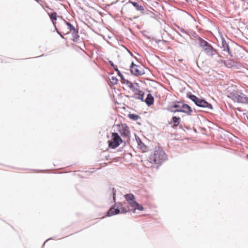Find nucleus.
<instances>
[{
    "mask_svg": "<svg viewBox=\"0 0 248 248\" xmlns=\"http://www.w3.org/2000/svg\"><path fill=\"white\" fill-rule=\"evenodd\" d=\"M238 92L237 86L234 85H232L229 86L226 91V93L228 97L230 98L231 99H232L234 97V95L236 94V93Z\"/></svg>",
    "mask_w": 248,
    "mask_h": 248,
    "instance_id": "nucleus-11",
    "label": "nucleus"
},
{
    "mask_svg": "<svg viewBox=\"0 0 248 248\" xmlns=\"http://www.w3.org/2000/svg\"><path fill=\"white\" fill-rule=\"evenodd\" d=\"M136 140L138 143V148L140 149L142 152H146L148 150L147 146L142 142L140 138L136 139Z\"/></svg>",
    "mask_w": 248,
    "mask_h": 248,
    "instance_id": "nucleus-13",
    "label": "nucleus"
},
{
    "mask_svg": "<svg viewBox=\"0 0 248 248\" xmlns=\"http://www.w3.org/2000/svg\"><path fill=\"white\" fill-rule=\"evenodd\" d=\"M123 141V139L118 133L113 132L111 134V140L108 141V146L110 148L114 149L118 147Z\"/></svg>",
    "mask_w": 248,
    "mask_h": 248,
    "instance_id": "nucleus-5",
    "label": "nucleus"
},
{
    "mask_svg": "<svg viewBox=\"0 0 248 248\" xmlns=\"http://www.w3.org/2000/svg\"><path fill=\"white\" fill-rule=\"evenodd\" d=\"M118 131L124 139L129 140L130 138V131L129 127L125 124L118 125Z\"/></svg>",
    "mask_w": 248,
    "mask_h": 248,
    "instance_id": "nucleus-6",
    "label": "nucleus"
},
{
    "mask_svg": "<svg viewBox=\"0 0 248 248\" xmlns=\"http://www.w3.org/2000/svg\"><path fill=\"white\" fill-rule=\"evenodd\" d=\"M232 100L238 103L248 104V97L241 93L237 92Z\"/></svg>",
    "mask_w": 248,
    "mask_h": 248,
    "instance_id": "nucleus-10",
    "label": "nucleus"
},
{
    "mask_svg": "<svg viewBox=\"0 0 248 248\" xmlns=\"http://www.w3.org/2000/svg\"><path fill=\"white\" fill-rule=\"evenodd\" d=\"M224 64L227 67L230 68L234 65V62L231 60H229L226 61L224 62Z\"/></svg>",
    "mask_w": 248,
    "mask_h": 248,
    "instance_id": "nucleus-21",
    "label": "nucleus"
},
{
    "mask_svg": "<svg viewBox=\"0 0 248 248\" xmlns=\"http://www.w3.org/2000/svg\"><path fill=\"white\" fill-rule=\"evenodd\" d=\"M114 67V69L115 70V71H116L117 72L119 71V70L118 69L117 66L114 65V67Z\"/></svg>",
    "mask_w": 248,
    "mask_h": 248,
    "instance_id": "nucleus-26",
    "label": "nucleus"
},
{
    "mask_svg": "<svg viewBox=\"0 0 248 248\" xmlns=\"http://www.w3.org/2000/svg\"><path fill=\"white\" fill-rule=\"evenodd\" d=\"M222 43V47L223 48V50L224 51H226L228 52V53L230 55V56L231 57H232V52L230 51L229 45L225 41V40H223Z\"/></svg>",
    "mask_w": 248,
    "mask_h": 248,
    "instance_id": "nucleus-18",
    "label": "nucleus"
},
{
    "mask_svg": "<svg viewBox=\"0 0 248 248\" xmlns=\"http://www.w3.org/2000/svg\"><path fill=\"white\" fill-rule=\"evenodd\" d=\"M140 1L138 2H132V3L133 6L136 8L137 10L143 11H144V8L143 6L141 5L140 3Z\"/></svg>",
    "mask_w": 248,
    "mask_h": 248,
    "instance_id": "nucleus-19",
    "label": "nucleus"
},
{
    "mask_svg": "<svg viewBox=\"0 0 248 248\" xmlns=\"http://www.w3.org/2000/svg\"><path fill=\"white\" fill-rule=\"evenodd\" d=\"M109 62L111 66H112L113 67H114V65L113 64V63L112 62L109 61Z\"/></svg>",
    "mask_w": 248,
    "mask_h": 248,
    "instance_id": "nucleus-28",
    "label": "nucleus"
},
{
    "mask_svg": "<svg viewBox=\"0 0 248 248\" xmlns=\"http://www.w3.org/2000/svg\"><path fill=\"white\" fill-rule=\"evenodd\" d=\"M130 71L131 73L136 76L142 75L144 74V71L140 66L135 64L132 62L130 66Z\"/></svg>",
    "mask_w": 248,
    "mask_h": 248,
    "instance_id": "nucleus-9",
    "label": "nucleus"
},
{
    "mask_svg": "<svg viewBox=\"0 0 248 248\" xmlns=\"http://www.w3.org/2000/svg\"><path fill=\"white\" fill-rule=\"evenodd\" d=\"M169 110L172 112H181L189 115L192 112L191 108L187 104L177 102L170 106Z\"/></svg>",
    "mask_w": 248,
    "mask_h": 248,
    "instance_id": "nucleus-2",
    "label": "nucleus"
},
{
    "mask_svg": "<svg viewBox=\"0 0 248 248\" xmlns=\"http://www.w3.org/2000/svg\"><path fill=\"white\" fill-rule=\"evenodd\" d=\"M114 67V69L115 70V71H116L117 72L119 71V70L118 69L117 66L114 65V67Z\"/></svg>",
    "mask_w": 248,
    "mask_h": 248,
    "instance_id": "nucleus-27",
    "label": "nucleus"
},
{
    "mask_svg": "<svg viewBox=\"0 0 248 248\" xmlns=\"http://www.w3.org/2000/svg\"><path fill=\"white\" fill-rule=\"evenodd\" d=\"M124 198L127 202V203L131 207V209L133 210V212L135 213L136 210L143 211L144 208L140 205L136 201L135 197L132 194H127L124 195Z\"/></svg>",
    "mask_w": 248,
    "mask_h": 248,
    "instance_id": "nucleus-4",
    "label": "nucleus"
},
{
    "mask_svg": "<svg viewBox=\"0 0 248 248\" xmlns=\"http://www.w3.org/2000/svg\"><path fill=\"white\" fill-rule=\"evenodd\" d=\"M49 17L52 21L54 26L56 27V21L57 20V14L56 12L51 13L50 14L48 13Z\"/></svg>",
    "mask_w": 248,
    "mask_h": 248,
    "instance_id": "nucleus-17",
    "label": "nucleus"
},
{
    "mask_svg": "<svg viewBox=\"0 0 248 248\" xmlns=\"http://www.w3.org/2000/svg\"><path fill=\"white\" fill-rule=\"evenodd\" d=\"M57 32L62 37V35H66L70 32L74 34H76V36H78L77 32H76L75 28L70 23L64 21L59 27V29L56 28Z\"/></svg>",
    "mask_w": 248,
    "mask_h": 248,
    "instance_id": "nucleus-3",
    "label": "nucleus"
},
{
    "mask_svg": "<svg viewBox=\"0 0 248 248\" xmlns=\"http://www.w3.org/2000/svg\"><path fill=\"white\" fill-rule=\"evenodd\" d=\"M118 211H119V213H126L127 212H128L131 209H129L128 207H125V206H123L121 204L120 205L118 206L117 208Z\"/></svg>",
    "mask_w": 248,
    "mask_h": 248,
    "instance_id": "nucleus-15",
    "label": "nucleus"
},
{
    "mask_svg": "<svg viewBox=\"0 0 248 248\" xmlns=\"http://www.w3.org/2000/svg\"><path fill=\"white\" fill-rule=\"evenodd\" d=\"M247 158H248V155H247Z\"/></svg>",
    "mask_w": 248,
    "mask_h": 248,
    "instance_id": "nucleus-30",
    "label": "nucleus"
},
{
    "mask_svg": "<svg viewBox=\"0 0 248 248\" xmlns=\"http://www.w3.org/2000/svg\"><path fill=\"white\" fill-rule=\"evenodd\" d=\"M118 214H119V211H118V209L117 208H115L113 207H112L107 212V216L110 217Z\"/></svg>",
    "mask_w": 248,
    "mask_h": 248,
    "instance_id": "nucleus-16",
    "label": "nucleus"
},
{
    "mask_svg": "<svg viewBox=\"0 0 248 248\" xmlns=\"http://www.w3.org/2000/svg\"><path fill=\"white\" fill-rule=\"evenodd\" d=\"M115 192H113V199H115Z\"/></svg>",
    "mask_w": 248,
    "mask_h": 248,
    "instance_id": "nucleus-29",
    "label": "nucleus"
},
{
    "mask_svg": "<svg viewBox=\"0 0 248 248\" xmlns=\"http://www.w3.org/2000/svg\"><path fill=\"white\" fill-rule=\"evenodd\" d=\"M190 98L199 107L213 109L212 105L203 99H200L194 95H190Z\"/></svg>",
    "mask_w": 248,
    "mask_h": 248,
    "instance_id": "nucleus-8",
    "label": "nucleus"
},
{
    "mask_svg": "<svg viewBox=\"0 0 248 248\" xmlns=\"http://www.w3.org/2000/svg\"><path fill=\"white\" fill-rule=\"evenodd\" d=\"M139 87L133 88L132 90L133 93V97L137 99L143 101L144 93L139 89Z\"/></svg>",
    "mask_w": 248,
    "mask_h": 248,
    "instance_id": "nucleus-12",
    "label": "nucleus"
},
{
    "mask_svg": "<svg viewBox=\"0 0 248 248\" xmlns=\"http://www.w3.org/2000/svg\"><path fill=\"white\" fill-rule=\"evenodd\" d=\"M110 80V82L113 84H117L118 83V79L115 77H112Z\"/></svg>",
    "mask_w": 248,
    "mask_h": 248,
    "instance_id": "nucleus-24",
    "label": "nucleus"
},
{
    "mask_svg": "<svg viewBox=\"0 0 248 248\" xmlns=\"http://www.w3.org/2000/svg\"><path fill=\"white\" fill-rule=\"evenodd\" d=\"M167 159V155L165 151L161 147H156L153 153L150 155L148 161L152 164L160 166Z\"/></svg>",
    "mask_w": 248,
    "mask_h": 248,
    "instance_id": "nucleus-1",
    "label": "nucleus"
},
{
    "mask_svg": "<svg viewBox=\"0 0 248 248\" xmlns=\"http://www.w3.org/2000/svg\"><path fill=\"white\" fill-rule=\"evenodd\" d=\"M129 117L133 119L134 120H137L139 118V116L138 115L134 114H130L129 115Z\"/></svg>",
    "mask_w": 248,
    "mask_h": 248,
    "instance_id": "nucleus-23",
    "label": "nucleus"
},
{
    "mask_svg": "<svg viewBox=\"0 0 248 248\" xmlns=\"http://www.w3.org/2000/svg\"><path fill=\"white\" fill-rule=\"evenodd\" d=\"M117 74L120 77H121V78L123 79V75L121 73V72L119 71L117 72Z\"/></svg>",
    "mask_w": 248,
    "mask_h": 248,
    "instance_id": "nucleus-25",
    "label": "nucleus"
},
{
    "mask_svg": "<svg viewBox=\"0 0 248 248\" xmlns=\"http://www.w3.org/2000/svg\"><path fill=\"white\" fill-rule=\"evenodd\" d=\"M127 84L128 86L130 88L131 91L133 89V88H135L136 87H138V84L136 83L135 85H134L132 82L127 81Z\"/></svg>",
    "mask_w": 248,
    "mask_h": 248,
    "instance_id": "nucleus-22",
    "label": "nucleus"
},
{
    "mask_svg": "<svg viewBox=\"0 0 248 248\" xmlns=\"http://www.w3.org/2000/svg\"><path fill=\"white\" fill-rule=\"evenodd\" d=\"M180 118L177 117L176 116H174L172 118V121L173 122V127H177L180 124Z\"/></svg>",
    "mask_w": 248,
    "mask_h": 248,
    "instance_id": "nucleus-20",
    "label": "nucleus"
},
{
    "mask_svg": "<svg viewBox=\"0 0 248 248\" xmlns=\"http://www.w3.org/2000/svg\"><path fill=\"white\" fill-rule=\"evenodd\" d=\"M145 102L148 106H151L154 104V98L151 94H148L145 99Z\"/></svg>",
    "mask_w": 248,
    "mask_h": 248,
    "instance_id": "nucleus-14",
    "label": "nucleus"
},
{
    "mask_svg": "<svg viewBox=\"0 0 248 248\" xmlns=\"http://www.w3.org/2000/svg\"><path fill=\"white\" fill-rule=\"evenodd\" d=\"M200 45L208 56H213L217 53L216 50L208 43L201 38L200 39Z\"/></svg>",
    "mask_w": 248,
    "mask_h": 248,
    "instance_id": "nucleus-7",
    "label": "nucleus"
}]
</instances>
